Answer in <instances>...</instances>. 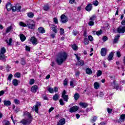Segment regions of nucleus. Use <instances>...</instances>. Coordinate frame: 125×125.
<instances>
[{
    "label": "nucleus",
    "instance_id": "obj_1",
    "mask_svg": "<svg viewBox=\"0 0 125 125\" xmlns=\"http://www.w3.org/2000/svg\"><path fill=\"white\" fill-rule=\"evenodd\" d=\"M67 57H68V56L66 52H63L62 53H60L56 60L58 65H62L63 62H65L67 60Z\"/></svg>",
    "mask_w": 125,
    "mask_h": 125
},
{
    "label": "nucleus",
    "instance_id": "obj_2",
    "mask_svg": "<svg viewBox=\"0 0 125 125\" xmlns=\"http://www.w3.org/2000/svg\"><path fill=\"white\" fill-rule=\"evenodd\" d=\"M23 116L25 117L26 116L28 117V119H22L21 121L18 122V124H21L23 125H29L32 123V120H33V117L31 115V113L25 111L23 113Z\"/></svg>",
    "mask_w": 125,
    "mask_h": 125
},
{
    "label": "nucleus",
    "instance_id": "obj_3",
    "mask_svg": "<svg viewBox=\"0 0 125 125\" xmlns=\"http://www.w3.org/2000/svg\"><path fill=\"white\" fill-rule=\"evenodd\" d=\"M6 52V50L5 48L3 47L0 50V60L3 61V62H5L6 61V56L4 55V53Z\"/></svg>",
    "mask_w": 125,
    "mask_h": 125
},
{
    "label": "nucleus",
    "instance_id": "obj_4",
    "mask_svg": "<svg viewBox=\"0 0 125 125\" xmlns=\"http://www.w3.org/2000/svg\"><path fill=\"white\" fill-rule=\"evenodd\" d=\"M36 23L32 20H28L26 21V27L28 26L29 29H35Z\"/></svg>",
    "mask_w": 125,
    "mask_h": 125
},
{
    "label": "nucleus",
    "instance_id": "obj_5",
    "mask_svg": "<svg viewBox=\"0 0 125 125\" xmlns=\"http://www.w3.org/2000/svg\"><path fill=\"white\" fill-rule=\"evenodd\" d=\"M69 20V19L68 17H66L65 15H62L61 16V22L62 23H63V24H65L68 22Z\"/></svg>",
    "mask_w": 125,
    "mask_h": 125
},
{
    "label": "nucleus",
    "instance_id": "obj_6",
    "mask_svg": "<svg viewBox=\"0 0 125 125\" xmlns=\"http://www.w3.org/2000/svg\"><path fill=\"white\" fill-rule=\"evenodd\" d=\"M66 93H67L66 90H63L62 94V98H63L64 101L68 102V100L69 99V96H68V95H66Z\"/></svg>",
    "mask_w": 125,
    "mask_h": 125
},
{
    "label": "nucleus",
    "instance_id": "obj_7",
    "mask_svg": "<svg viewBox=\"0 0 125 125\" xmlns=\"http://www.w3.org/2000/svg\"><path fill=\"white\" fill-rule=\"evenodd\" d=\"M117 32L119 34H124L125 32V26H123L122 25L119 26L117 28Z\"/></svg>",
    "mask_w": 125,
    "mask_h": 125
},
{
    "label": "nucleus",
    "instance_id": "obj_8",
    "mask_svg": "<svg viewBox=\"0 0 125 125\" xmlns=\"http://www.w3.org/2000/svg\"><path fill=\"white\" fill-rule=\"evenodd\" d=\"M51 30L54 33L50 34V36L51 38H52V39H54V38H55V35H56L57 33L58 32L57 26L52 27Z\"/></svg>",
    "mask_w": 125,
    "mask_h": 125
},
{
    "label": "nucleus",
    "instance_id": "obj_9",
    "mask_svg": "<svg viewBox=\"0 0 125 125\" xmlns=\"http://www.w3.org/2000/svg\"><path fill=\"white\" fill-rule=\"evenodd\" d=\"M41 106V103H37L35 106H33L32 110H34L36 113H39V107Z\"/></svg>",
    "mask_w": 125,
    "mask_h": 125
},
{
    "label": "nucleus",
    "instance_id": "obj_10",
    "mask_svg": "<svg viewBox=\"0 0 125 125\" xmlns=\"http://www.w3.org/2000/svg\"><path fill=\"white\" fill-rule=\"evenodd\" d=\"M79 110V107L77 106H74L69 109V112L70 113H74V112H77Z\"/></svg>",
    "mask_w": 125,
    "mask_h": 125
},
{
    "label": "nucleus",
    "instance_id": "obj_11",
    "mask_svg": "<svg viewBox=\"0 0 125 125\" xmlns=\"http://www.w3.org/2000/svg\"><path fill=\"white\" fill-rule=\"evenodd\" d=\"M30 42L33 45H36V44H38V40H37V38L35 37H31Z\"/></svg>",
    "mask_w": 125,
    "mask_h": 125
},
{
    "label": "nucleus",
    "instance_id": "obj_12",
    "mask_svg": "<svg viewBox=\"0 0 125 125\" xmlns=\"http://www.w3.org/2000/svg\"><path fill=\"white\" fill-rule=\"evenodd\" d=\"M107 54V49L106 48H102L101 50V55L102 56H106Z\"/></svg>",
    "mask_w": 125,
    "mask_h": 125
},
{
    "label": "nucleus",
    "instance_id": "obj_13",
    "mask_svg": "<svg viewBox=\"0 0 125 125\" xmlns=\"http://www.w3.org/2000/svg\"><path fill=\"white\" fill-rule=\"evenodd\" d=\"M85 9L86 11L89 12L92 10V4H88L87 5L85 8Z\"/></svg>",
    "mask_w": 125,
    "mask_h": 125
},
{
    "label": "nucleus",
    "instance_id": "obj_14",
    "mask_svg": "<svg viewBox=\"0 0 125 125\" xmlns=\"http://www.w3.org/2000/svg\"><path fill=\"white\" fill-rule=\"evenodd\" d=\"M12 7V5L10 2L7 3L6 5V8H7V11H10L11 10V8Z\"/></svg>",
    "mask_w": 125,
    "mask_h": 125
},
{
    "label": "nucleus",
    "instance_id": "obj_15",
    "mask_svg": "<svg viewBox=\"0 0 125 125\" xmlns=\"http://www.w3.org/2000/svg\"><path fill=\"white\" fill-rule=\"evenodd\" d=\"M113 56H114V53L111 52L108 55V57L107 58V60H108V61H111V60H113Z\"/></svg>",
    "mask_w": 125,
    "mask_h": 125
},
{
    "label": "nucleus",
    "instance_id": "obj_16",
    "mask_svg": "<svg viewBox=\"0 0 125 125\" xmlns=\"http://www.w3.org/2000/svg\"><path fill=\"white\" fill-rule=\"evenodd\" d=\"M38 87L37 85H34L31 87L32 92H37L38 91Z\"/></svg>",
    "mask_w": 125,
    "mask_h": 125
},
{
    "label": "nucleus",
    "instance_id": "obj_17",
    "mask_svg": "<svg viewBox=\"0 0 125 125\" xmlns=\"http://www.w3.org/2000/svg\"><path fill=\"white\" fill-rule=\"evenodd\" d=\"M79 105L81 107H82V108H86L87 106H88V104L85 103H80Z\"/></svg>",
    "mask_w": 125,
    "mask_h": 125
},
{
    "label": "nucleus",
    "instance_id": "obj_18",
    "mask_svg": "<svg viewBox=\"0 0 125 125\" xmlns=\"http://www.w3.org/2000/svg\"><path fill=\"white\" fill-rule=\"evenodd\" d=\"M120 35H117V36H115L113 41V43H117L119 42V39H120Z\"/></svg>",
    "mask_w": 125,
    "mask_h": 125
},
{
    "label": "nucleus",
    "instance_id": "obj_19",
    "mask_svg": "<svg viewBox=\"0 0 125 125\" xmlns=\"http://www.w3.org/2000/svg\"><path fill=\"white\" fill-rule=\"evenodd\" d=\"M65 118L61 119L59 121V122L58 124V125H65Z\"/></svg>",
    "mask_w": 125,
    "mask_h": 125
},
{
    "label": "nucleus",
    "instance_id": "obj_20",
    "mask_svg": "<svg viewBox=\"0 0 125 125\" xmlns=\"http://www.w3.org/2000/svg\"><path fill=\"white\" fill-rule=\"evenodd\" d=\"M38 31L39 33H41V34H44L45 33V30H44V28L42 27H40L38 28Z\"/></svg>",
    "mask_w": 125,
    "mask_h": 125
},
{
    "label": "nucleus",
    "instance_id": "obj_21",
    "mask_svg": "<svg viewBox=\"0 0 125 125\" xmlns=\"http://www.w3.org/2000/svg\"><path fill=\"white\" fill-rule=\"evenodd\" d=\"M20 38L21 41L22 42H25V41L26 40V36H25V35H24L23 34H20Z\"/></svg>",
    "mask_w": 125,
    "mask_h": 125
},
{
    "label": "nucleus",
    "instance_id": "obj_22",
    "mask_svg": "<svg viewBox=\"0 0 125 125\" xmlns=\"http://www.w3.org/2000/svg\"><path fill=\"white\" fill-rule=\"evenodd\" d=\"M4 105L5 106H10L11 105V102L10 101H4Z\"/></svg>",
    "mask_w": 125,
    "mask_h": 125
},
{
    "label": "nucleus",
    "instance_id": "obj_23",
    "mask_svg": "<svg viewBox=\"0 0 125 125\" xmlns=\"http://www.w3.org/2000/svg\"><path fill=\"white\" fill-rule=\"evenodd\" d=\"M103 31L102 30H100V31H93V35H95V34L97 35V36H100V35H101V34H102Z\"/></svg>",
    "mask_w": 125,
    "mask_h": 125
},
{
    "label": "nucleus",
    "instance_id": "obj_24",
    "mask_svg": "<svg viewBox=\"0 0 125 125\" xmlns=\"http://www.w3.org/2000/svg\"><path fill=\"white\" fill-rule=\"evenodd\" d=\"M99 86H100V85L98 82H95L94 83V87L95 89H98V88H99Z\"/></svg>",
    "mask_w": 125,
    "mask_h": 125
},
{
    "label": "nucleus",
    "instance_id": "obj_25",
    "mask_svg": "<svg viewBox=\"0 0 125 125\" xmlns=\"http://www.w3.org/2000/svg\"><path fill=\"white\" fill-rule=\"evenodd\" d=\"M86 73L87 75H91L92 74V70H91V69L87 68L86 69Z\"/></svg>",
    "mask_w": 125,
    "mask_h": 125
},
{
    "label": "nucleus",
    "instance_id": "obj_26",
    "mask_svg": "<svg viewBox=\"0 0 125 125\" xmlns=\"http://www.w3.org/2000/svg\"><path fill=\"white\" fill-rule=\"evenodd\" d=\"M53 99L54 101H57L59 99V96L57 94H55L53 97Z\"/></svg>",
    "mask_w": 125,
    "mask_h": 125
},
{
    "label": "nucleus",
    "instance_id": "obj_27",
    "mask_svg": "<svg viewBox=\"0 0 125 125\" xmlns=\"http://www.w3.org/2000/svg\"><path fill=\"white\" fill-rule=\"evenodd\" d=\"M12 83L15 86H17V85H18V80L14 79L12 81Z\"/></svg>",
    "mask_w": 125,
    "mask_h": 125
},
{
    "label": "nucleus",
    "instance_id": "obj_28",
    "mask_svg": "<svg viewBox=\"0 0 125 125\" xmlns=\"http://www.w3.org/2000/svg\"><path fill=\"white\" fill-rule=\"evenodd\" d=\"M5 42L8 44V45H11V42H12V39L10 38L9 41L7 40H6L5 41Z\"/></svg>",
    "mask_w": 125,
    "mask_h": 125
},
{
    "label": "nucleus",
    "instance_id": "obj_29",
    "mask_svg": "<svg viewBox=\"0 0 125 125\" xmlns=\"http://www.w3.org/2000/svg\"><path fill=\"white\" fill-rule=\"evenodd\" d=\"M120 121V122H124V121H125V114H122L121 115Z\"/></svg>",
    "mask_w": 125,
    "mask_h": 125
},
{
    "label": "nucleus",
    "instance_id": "obj_30",
    "mask_svg": "<svg viewBox=\"0 0 125 125\" xmlns=\"http://www.w3.org/2000/svg\"><path fill=\"white\" fill-rule=\"evenodd\" d=\"M80 98V94L78 93H75L74 95V99L76 101L78 100Z\"/></svg>",
    "mask_w": 125,
    "mask_h": 125
},
{
    "label": "nucleus",
    "instance_id": "obj_31",
    "mask_svg": "<svg viewBox=\"0 0 125 125\" xmlns=\"http://www.w3.org/2000/svg\"><path fill=\"white\" fill-rule=\"evenodd\" d=\"M19 25H20V26H21V27H27L26 21L25 22V23L22 21H21L19 23Z\"/></svg>",
    "mask_w": 125,
    "mask_h": 125
},
{
    "label": "nucleus",
    "instance_id": "obj_32",
    "mask_svg": "<svg viewBox=\"0 0 125 125\" xmlns=\"http://www.w3.org/2000/svg\"><path fill=\"white\" fill-rule=\"evenodd\" d=\"M11 30H12V26H9L8 28H7L6 30V34H8V33H9V32H10Z\"/></svg>",
    "mask_w": 125,
    "mask_h": 125
},
{
    "label": "nucleus",
    "instance_id": "obj_33",
    "mask_svg": "<svg viewBox=\"0 0 125 125\" xmlns=\"http://www.w3.org/2000/svg\"><path fill=\"white\" fill-rule=\"evenodd\" d=\"M84 43L85 45H87L89 44V41H88V39H87V38H85L84 39Z\"/></svg>",
    "mask_w": 125,
    "mask_h": 125
},
{
    "label": "nucleus",
    "instance_id": "obj_34",
    "mask_svg": "<svg viewBox=\"0 0 125 125\" xmlns=\"http://www.w3.org/2000/svg\"><path fill=\"white\" fill-rule=\"evenodd\" d=\"M2 123H3V125H10L9 121H7V120H3Z\"/></svg>",
    "mask_w": 125,
    "mask_h": 125
},
{
    "label": "nucleus",
    "instance_id": "obj_35",
    "mask_svg": "<svg viewBox=\"0 0 125 125\" xmlns=\"http://www.w3.org/2000/svg\"><path fill=\"white\" fill-rule=\"evenodd\" d=\"M21 63L22 65H26V61L25 60L24 58H21Z\"/></svg>",
    "mask_w": 125,
    "mask_h": 125
},
{
    "label": "nucleus",
    "instance_id": "obj_36",
    "mask_svg": "<svg viewBox=\"0 0 125 125\" xmlns=\"http://www.w3.org/2000/svg\"><path fill=\"white\" fill-rule=\"evenodd\" d=\"M102 75V71L101 70H98L97 72V78L100 77Z\"/></svg>",
    "mask_w": 125,
    "mask_h": 125
},
{
    "label": "nucleus",
    "instance_id": "obj_37",
    "mask_svg": "<svg viewBox=\"0 0 125 125\" xmlns=\"http://www.w3.org/2000/svg\"><path fill=\"white\" fill-rule=\"evenodd\" d=\"M47 90H48V91H49V92H50V93H53V92H54L53 88H52V87L48 88Z\"/></svg>",
    "mask_w": 125,
    "mask_h": 125
},
{
    "label": "nucleus",
    "instance_id": "obj_38",
    "mask_svg": "<svg viewBox=\"0 0 125 125\" xmlns=\"http://www.w3.org/2000/svg\"><path fill=\"white\" fill-rule=\"evenodd\" d=\"M27 16L29 17V18H33L34 17V13L30 12L27 14Z\"/></svg>",
    "mask_w": 125,
    "mask_h": 125
},
{
    "label": "nucleus",
    "instance_id": "obj_39",
    "mask_svg": "<svg viewBox=\"0 0 125 125\" xmlns=\"http://www.w3.org/2000/svg\"><path fill=\"white\" fill-rule=\"evenodd\" d=\"M15 78H20L21 77V74L19 72H17L14 75Z\"/></svg>",
    "mask_w": 125,
    "mask_h": 125
},
{
    "label": "nucleus",
    "instance_id": "obj_40",
    "mask_svg": "<svg viewBox=\"0 0 125 125\" xmlns=\"http://www.w3.org/2000/svg\"><path fill=\"white\" fill-rule=\"evenodd\" d=\"M16 11H17V12H20V11H21V6H16Z\"/></svg>",
    "mask_w": 125,
    "mask_h": 125
},
{
    "label": "nucleus",
    "instance_id": "obj_41",
    "mask_svg": "<svg viewBox=\"0 0 125 125\" xmlns=\"http://www.w3.org/2000/svg\"><path fill=\"white\" fill-rule=\"evenodd\" d=\"M72 47L74 50H78V46L76 44H73L72 46Z\"/></svg>",
    "mask_w": 125,
    "mask_h": 125
},
{
    "label": "nucleus",
    "instance_id": "obj_42",
    "mask_svg": "<svg viewBox=\"0 0 125 125\" xmlns=\"http://www.w3.org/2000/svg\"><path fill=\"white\" fill-rule=\"evenodd\" d=\"M79 64L80 65V66H83L84 65V62L83 61H79L78 62Z\"/></svg>",
    "mask_w": 125,
    "mask_h": 125
},
{
    "label": "nucleus",
    "instance_id": "obj_43",
    "mask_svg": "<svg viewBox=\"0 0 125 125\" xmlns=\"http://www.w3.org/2000/svg\"><path fill=\"white\" fill-rule=\"evenodd\" d=\"M72 34L74 35V36H77L78 34H79V31L76 30H73Z\"/></svg>",
    "mask_w": 125,
    "mask_h": 125
},
{
    "label": "nucleus",
    "instance_id": "obj_44",
    "mask_svg": "<svg viewBox=\"0 0 125 125\" xmlns=\"http://www.w3.org/2000/svg\"><path fill=\"white\" fill-rule=\"evenodd\" d=\"M64 29L63 28H60V35H63L64 34Z\"/></svg>",
    "mask_w": 125,
    "mask_h": 125
},
{
    "label": "nucleus",
    "instance_id": "obj_45",
    "mask_svg": "<svg viewBox=\"0 0 125 125\" xmlns=\"http://www.w3.org/2000/svg\"><path fill=\"white\" fill-rule=\"evenodd\" d=\"M43 9H44V10H45L46 11H47V10H48V9H49V7L47 5H45L43 7Z\"/></svg>",
    "mask_w": 125,
    "mask_h": 125
},
{
    "label": "nucleus",
    "instance_id": "obj_46",
    "mask_svg": "<svg viewBox=\"0 0 125 125\" xmlns=\"http://www.w3.org/2000/svg\"><path fill=\"white\" fill-rule=\"evenodd\" d=\"M88 25L89 26H93L94 25V22H93V21H90L88 22Z\"/></svg>",
    "mask_w": 125,
    "mask_h": 125
},
{
    "label": "nucleus",
    "instance_id": "obj_47",
    "mask_svg": "<svg viewBox=\"0 0 125 125\" xmlns=\"http://www.w3.org/2000/svg\"><path fill=\"white\" fill-rule=\"evenodd\" d=\"M34 83H35V80H34V79L30 80L29 84L32 85V84H34Z\"/></svg>",
    "mask_w": 125,
    "mask_h": 125
},
{
    "label": "nucleus",
    "instance_id": "obj_48",
    "mask_svg": "<svg viewBox=\"0 0 125 125\" xmlns=\"http://www.w3.org/2000/svg\"><path fill=\"white\" fill-rule=\"evenodd\" d=\"M60 105H61L62 106H63L64 105V102H63V99H61L60 100Z\"/></svg>",
    "mask_w": 125,
    "mask_h": 125
},
{
    "label": "nucleus",
    "instance_id": "obj_49",
    "mask_svg": "<svg viewBox=\"0 0 125 125\" xmlns=\"http://www.w3.org/2000/svg\"><path fill=\"white\" fill-rule=\"evenodd\" d=\"M93 5H95V6H97V5H98V1L97 0L93 1Z\"/></svg>",
    "mask_w": 125,
    "mask_h": 125
},
{
    "label": "nucleus",
    "instance_id": "obj_50",
    "mask_svg": "<svg viewBox=\"0 0 125 125\" xmlns=\"http://www.w3.org/2000/svg\"><path fill=\"white\" fill-rule=\"evenodd\" d=\"M88 39L89 41H90V42H92V41H93V37H92V36H91V35H89L88 37Z\"/></svg>",
    "mask_w": 125,
    "mask_h": 125
},
{
    "label": "nucleus",
    "instance_id": "obj_51",
    "mask_svg": "<svg viewBox=\"0 0 125 125\" xmlns=\"http://www.w3.org/2000/svg\"><path fill=\"white\" fill-rule=\"evenodd\" d=\"M63 84H64V85H67V84H68V79H65L64 80Z\"/></svg>",
    "mask_w": 125,
    "mask_h": 125
},
{
    "label": "nucleus",
    "instance_id": "obj_52",
    "mask_svg": "<svg viewBox=\"0 0 125 125\" xmlns=\"http://www.w3.org/2000/svg\"><path fill=\"white\" fill-rule=\"evenodd\" d=\"M53 21L55 24H58V20L56 18L53 19Z\"/></svg>",
    "mask_w": 125,
    "mask_h": 125
},
{
    "label": "nucleus",
    "instance_id": "obj_53",
    "mask_svg": "<svg viewBox=\"0 0 125 125\" xmlns=\"http://www.w3.org/2000/svg\"><path fill=\"white\" fill-rule=\"evenodd\" d=\"M12 77H13L12 74H9L8 77V81H11V79H12Z\"/></svg>",
    "mask_w": 125,
    "mask_h": 125
},
{
    "label": "nucleus",
    "instance_id": "obj_54",
    "mask_svg": "<svg viewBox=\"0 0 125 125\" xmlns=\"http://www.w3.org/2000/svg\"><path fill=\"white\" fill-rule=\"evenodd\" d=\"M112 111H113V109L111 108H107V112L108 114H112Z\"/></svg>",
    "mask_w": 125,
    "mask_h": 125
},
{
    "label": "nucleus",
    "instance_id": "obj_55",
    "mask_svg": "<svg viewBox=\"0 0 125 125\" xmlns=\"http://www.w3.org/2000/svg\"><path fill=\"white\" fill-rule=\"evenodd\" d=\"M76 2V0H69V3L73 4Z\"/></svg>",
    "mask_w": 125,
    "mask_h": 125
},
{
    "label": "nucleus",
    "instance_id": "obj_56",
    "mask_svg": "<svg viewBox=\"0 0 125 125\" xmlns=\"http://www.w3.org/2000/svg\"><path fill=\"white\" fill-rule=\"evenodd\" d=\"M103 40L104 42H106V41H108V37H107L106 36H104L103 38Z\"/></svg>",
    "mask_w": 125,
    "mask_h": 125
},
{
    "label": "nucleus",
    "instance_id": "obj_57",
    "mask_svg": "<svg viewBox=\"0 0 125 125\" xmlns=\"http://www.w3.org/2000/svg\"><path fill=\"white\" fill-rule=\"evenodd\" d=\"M99 96H100V97H103V96H104V94L103 92H101L99 94Z\"/></svg>",
    "mask_w": 125,
    "mask_h": 125
},
{
    "label": "nucleus",
    "instance_id": "obj_58",
    "mask_svg": "<svg viewBox=\"0 0 125 125\" xmlns=\"http://www.w3.org/2000/svg\"><path fill=\"white\" fill-rule=\"evenodd\" d=\"M116 54H117V57H119V58L121 57V52L120 51H118Z\"/></svg>",
    "mask_w": 125,
    "mask_h": 125
},
{
    "label": "nucleus",
    "instance_id": "obj_59",
    "mask_svg": "<svg viewBox=\"0 0 125 125\" xmlns=\"http://www.w3.org/2000/svg\"><path fill=\"white\" fill-rule=\"evenodd\" d=\"M95 19V16H94V15L92 16L90 18V20H91V21H93Z\"/></svg>",
    "mask_w": 125,
    "mask_h": 125
},
{
    "label": "nucleus",
    "instance_id": "obj_60",
    "mask_svg": "<svg viewBox=\"0 0 125 125\" xmlns=\"http://www.w3.org/2000/svg\"><path fill=\"white\" fill-rule=\"evenodd\" d=\"M11 9H12V11H13L14 12L16 11V6L12 7V8Z\"/></svg>",
    "mask_w": 125,
    "mask_h": 125
},
{
    "label": "nucleus",
    "instance_id": "obj_61",
    "mask_svg": "<svg viewBox=\"0 0 125 125\" xmlns=\"http://www.w3.org/2000/svg\"><path fill=\"white\" fill-rule=\"evenodd\" d=\"M15 104H19L20 102L19 100L15 99L14 100Z\"/></svg>",
    "mask_w": 125,
    "mask_h": 125
},
{
    "label": "nucleus",
    "instance_id": "obj_62",
    "mask_svg": "<svg viewBox=\"0 0 125 125\" xmlns=\"http://www.w3.org/2000/svg\"><path fill=\"white\" fill-rule=\"evenodd\" d=\"M53 90L54 92H58V88L55 87Z\"/></svg>",
    "mask_w": 125,
    "mask_h": 125
},
{
    "label": "nucleus",
    "instance_id": "obj_63",
    "mask_svg": "<svg viewBox=\"0 0 125 125\" xmlns=\"http://www.w3.org/2000/svg\"><path fill=\"white\" fill-rule=\"evenodd\" d=\"M3 94H4V92L3 90L0 91V96H2V95H3Z\"/></svg>",
    "mask_w": 125,
    "mask_h": 125
},
{
    "label": "nucleus",
    "instance_id": "obj_64",
    "mask_svg": "<svg viewBox=\"0 0 125 125\" xmlns=\"http://www.w3.org/2000/svg\"><path fill=\"white\" fill-rule=\"evenodd\" d=\"M120 83H121V84H125V80H121V81H120Z\"/></svg>",
    "mask_w": 125,
    "mask_h": 125
}]
</instances>
